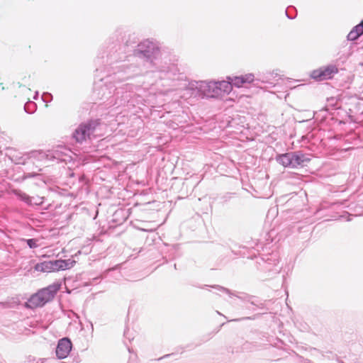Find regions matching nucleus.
I'll return each instance as SVG.
<instances>
[{"label":"nucleus","mask_w":363,"mask_h":363,"mask_svg":"<svg viewBox=\"0 0 363 363\" xmlns=\"http://www.w3.org/2000/svg\"><path fill=\"white\" fill-rule=\"evenodd\" d=\"M76 264L73 259H57L52 261H44L35 265L34 269L37 272L43 273H51L60 270L71 269Z\"/></svg>","instance_id":"nucleus-1"},{"label":"nucleus","mask_w":363,"mask_h":363,"mask_svg":"<svg viewBox=\"0 0 363 363\" xmlns=\"http://www.w3.org/2000/svg\"><path fill=\"white\" fill-rule=\"evenodd\" d=\"M232 91V85L229 80L220 82H211L207 84L206 94L210 97L220 96L224 94H229Z\"/></svg>","instance_id":"nucleus-2"},{"label":"nucleus","mask_w":363,"mask_h":363,"mask_svg":"<svg viewBox=\"0 0 363 363\" xmlns=\"http://www.w3.org/2000/svg\"><path fill=\"white\" fill-rule=\"evenodd\" d=\"M53 294L50 289H43L31 296L25 305L29 308L40 307L50 301L53 298Z\"/></svg>","instance_id":"nucleus-3"},{"label":"nucleus","mask_w":363,"mask_h":363,"mask_svg":"<svg viewBox=\"0 0 363 363\" xmlns=\"http://www.w3.org/2000/svg\"><path fill=\"white\" fill-rule=\"evenodd\" d=\"M338 72V68L335 65H328L314 69L311 77L317 81H323L333 77Z\"/></svg>","instance_id":"nucleus-4"},{"label":"nucleus","mask_w":363,"mask_h":363,"mask_svg":"<svg viewBox=\"0 0 363 363\" xmlns=\"http://www.w3.org/2000/svg\"><path fill=\"white\" fill-rule=\"evenodd\" d=\"M230 84L235 87H243L245 84H250L255 81V75L252 73H247L240 76L228 77Z\"/></svg>","instance_id":"nucleus-5"},{"label":"nucleus","mask_w":363,"mask_h":363,"mask_svg":"<svg viewBox=\"0 0 363 363\" xmlns=\"http://www.w3.org/2000/svg\"><path fill=\"white\" fill-rule=\"evenodd\" d=\"M72 342L67 338L61 339L56 348V354L59 359H64L68 356L72 350Z\"/></svg>","instance_id":"nucleus-6"},{"label":"nucleus","mask_w":363,"mask_h":363,"mask_svg":"<svg viewBox=\"0 0 363 363\" xmlns=\"http://www.w3.org/2000/svg\"><path fill=\"white\" fill-rule=\"evenodd\" d=\"M277 161L284 167H295L300 164V158L298 155L291 153L281 155Z\"/></svg>","instance_id":"nucleus-7"},{"label":"nucleus","mask_w":363,"mask_h":363,"mask_svg":"<svg viewBox=\"0 0 363 363\" xmlns=\"http://www.w3.org/2000/svg\"><path fill=\"white\" fill-rule=\"evenodd\" d=\"M140 51L147 57L155 55L159 52V48L152 42L145 40L139 45Z\"/></svg>","instance_id":"nucleus-8"},{"label":"nucleus","mask_w":363,"mask_h":363,"mask_svg":"<svg viewBox=\"0 0 363 363\" xmlns=\"http://www.w3.org/2000/svg\"><path fill=\"white\" fill-rule=\"evenodd\" d=\"M92 128L91 123L82 124L75 130L74 137L78 142H82L86 140V136L89 134V131Z\"/></svg>","instance_id":"nucleus-9"},{"label":"nucleus","mask_w":363,"mask_h":363,"mask_svg":"<svg viewBox=\"0 0 363 363\" xmlns=\"http://www.w3.org/2000/svg\"><path fill=\"white\" fill-rule=\"evenodd\" d=\"M363 34V27L360 24L354 26L352 30L348 33L347 39L349 40H355Z\"/></svg>","instance_id":"nucleus-10"},{"label":"nucleus","mask_w":363,"mask_h":363,"mask_svg":"<svg viewBox=\"0 0 363 363\" xmlns=\"http://www.w3.org/2000/svg\"><path fill=\"white\" fill-rule=\"evenodd\" d=\"M27 244L30 248H35L37 247L36 240L34 239L28 240Z\"/></svg>","instance_id":"nucleus-11"}]
</instances>
